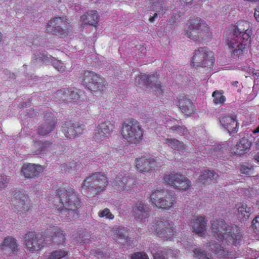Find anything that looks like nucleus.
<instances>
[{
  "mask_svg": "<svg viewBox=\"0 0 259 259\" xmlns=\"http://www.w3.org/2000/svg\"><path fill=\"white\" fill-rule=\"evenodd\" d=\"M25 248L27 252L38 253L44 249L47 243L54 245L63 244L65 235L62 229L53 225L41 232L29 231L24 236Z\"/></svg>",
  "mask_w": 259,
  "mask_h": 259,
  "instance_id": "nucleus-1",
  "label": "nucleus"
},
{
  "mask_svg": "<svg viewBox=\"0 0 259 259\" xmlns=\"http://www.w3.org/2000/svg\"><path fill=\"white\" fill-rule=\"evenodd\" d=\"M211 229L214 237L219 240H224L228 245H236L241 240L240 228L236 225L230 226L222 219L211 221Z\"/></svg>",
  "mask_w": 259,
  "mask_h": 259,
  "instance_id": "nucleus-2",
  "label": "nucleus"
},
{
  "mask_svg": "<svg viewBox=\"0 0 259 259\" xmlns=\"http://www.w3.org/2000/svg\"><path fill=\"white\" fill-rule=\"evenodd\" d=\"M57 195L58 197L53 200V209L59 212L63 210L75 211L80 207V198L74 190L62 189L58 191Z\"/></svg>",
  "mask_w": 259,
  "mask_h": 259,
  "instance_id": "nucleus-3",
  "label": "nucleus"
},
{
  "mask_svg": "<svg viewBox=\"0 0 259 259\" xmlns=\"http://www.w3.org/2000/svg\"><path fill=\"white\" fill-rule=\"evenodd\" d=\"M108 185L107 176L100 171L95 172L83 180L81 192L88 197H94L105 191Z\"/></svg>",
  "mask_w": 259,
  "mask_h": 259,
  "instance_id": "nucleus-4",
  "label": "nucleus"
},
{
  "mask_svg": "<svg viewBox=\"0 0 259 259\" xmlns=\"http://www.w3.org/2000/svg\"><path fill=\"white\" fill-rule=\"evenodd\" d=\"M144 128L134 118H130L122 123L120 134L123 139L132 145H139L144 139Z\"/></svg>",
  "mask_w": 259,
  "mask_h": 259,
  "instance_id": "nucleus-5",
  "label": "nucleus"
},
{
  "mask_svg": "<svg viewBox=\"0 0 259 259\" xmlns=\"http://www.w3.org/2000/svg\"><path fill=\"white\" fill-rule=\"evenodd\" d=\"M80 78L81 84L87 90L91 91L95 96L102 94L107 89L105 79L94 71H82Z\"/></svg>",
  "mask_w": 259,
  "mask_h": 259,
  "instance_id": "nucleus-6",
  "label": "nucleus"
},
{
  "mask_svg": "<svg viewBox=\"0 0 259 259\" xmlns=\"http://www.w3.org/2000/svg\"><path fill=\"white\" fill-rule=\"evenodd\" d=\"M186 35L191 39L201 42L210 36V29L206 22L199 18L191 20L188 23Z\"/></svg>",
  "mask_w": 259,
  "mask_h": 259,
  "instance_id": "nucleus-7",
  "label": "nucleus"
},
{
  "mask_svg": "<svg viewBox=\"0 0 259 259\" xmlns=\"http://www.w3.org/2000/svg\"><path fill=\"white\" fill-rule=\"evenodd\" d=\"M70 23V21L66 16L55 17L47 23L46 31L60 37H66L71 30Z\"/></svg>",
  "mask_w": 259,
  "mask_h": 259,
  "instance_id": "nucleus-8",
  "label": "nucleus"
},
{
  "mask_svg": "<svg viewBox=\"0 0 259 259\" xmlns=\"http://www.w3.org/2000/svg\"><path fill=\"white\" fill-rule=\"evenodd\" d=\"M215 58L212 51L206 47H200L193 53L191 64L196 69L210 68L214 65Z\"/></svg>",
  "mask_w": 259,
  "mask_h": 259,
  "instance_id": "nucleus-9",
  "label": "nucleus"
},
{
  "mask_svg": "<svg viewBox=\"0 0 259 259\" xmlns=\"http://www.w3.org/2000/svg\"><path fill=\"white\" fill-rule=\"evenodd\" d=\"M225 37L226 42L231 57L234 59H242L244 54L247 53L248 49L250 47L251 39L245 41L240 37H234V35H225Z\"/></svg>",
  "mask_w": 259,
  "mask_h": 259,
  "instance_id": "nucleus-10",
  "label": "nucleus"
},
{
  "mask_svg": "<svg viewBox=\"0 0 259 259\" xmlns=\"http://www.w3.org/2000/svg\"><path fill=\"white\" fill-rule=\"evenodd\" d=\"M152 203L156 207L169 209L174 206L175 197L168 192L160 187L152 191L150 195Z\"/></svg>",
  "mask_w": 259,
  "mask_h": 259,
  "instance_id": "nucleus-11",
  "label": "nucleus"
},
{
  "mask_svg": "<svg viewBox=\"0 0 259 259\" xmlns=\"http://www.w3.org/2000/svg\"><path fill=\"white\" fill-rule=\"evenodd\" d=\"M13 195L11 205L13 211L18 215L27 214L33 207L28 195L20 191L14 192Z\"/></svg>",
  "mask_w": 259,
  "mask_h": 259,
  "instance_id": "nucleus-12",
  "label": "nucleus"
},
{
  "mask_svg": "<svg viewBox=\"0 0 259 259\" xmlns=\"http://www.w3.org/2000/svg\"><path fill=\"white\" fill-rule=\"evenodd\" d=\"M164 184L169 185L178 191L185 192L191 186V182L179 172H173L165 175Z\"/></svg>",
  "mask_w": 259,
  "mask_h": 259,
  "instance_id": "nucleus-13",
  "label": "nucleus"
},
{
  "mask_svg": "<svg viewBox=\"0 0 259 259\" xmlns=\"http://www.w3.org/2000/svg\"><path fill=\"white\" fill-rule=\"evenodd\" d=\"M152 232L158 235V237L164 240L173 238L175 229L172 224L165 221L158 220L154 222L150 227Z\"/></svg>",
  "mask_w": 259,
  "mask_h": 259,
  "instance_id": "nucleus-14",
  "label": "nucleus"
},
{
  "mask_svg": "<svg viewBox=\"0 0 259 259\" xmlns=\"http://www.w3.org/2000/svg\"><path fill=\"white\" fill-rule=\"evenodd\" d=\"M252 35V29L249 23L246 20H240L238 21L232 31L226 32L225 36H230L232 37H240L241 39L247 41L248 39H251Z\"/></svg>",
  "mask_w": 259,
  "mask_h": 259,
  "instance_id": "nucleus-15",
  "label": "nucleus"
},
{
  "mask_svg": "<svg viewBox=\"0 0 259 259\" xmlns=\"http://www.w3.org/2000/svg\"><path fill=\"white\" fill-rule=\"evenodd\" d=\"M136 82L137 83V85H140L141 82L146 88L153 89L159 95L162 94V88L160 82L158 80V75L141 74L138 75L137 78L136 79Z\"/></svg>",
  "mask_w": 259,
  "mask_h": 259,
  "instance_id": "nucleus-16",
  "label": "nucleus"
},
{
  "mask_svg": "<svg viewBox=\"0 0 259 259\" xmlns=\"http://www.w3.org/2000/svg\"><path fill=\"white\" fill-rule=\"evenodd\" d=\"M44 169L45 167L40 164L26 162L23 164L20 172L26 179L33 180L39 177Z\"/></svg>",
  "mask_w": 259,
  "mask_h": 259,
  "instance_id": "nucleus-17",
  "label": "nucleus"
},
{
  "mask_svg": "<svg viewBox=\"0 0 259 259\" xmlns=\"http://www.w3.org/2000/svg\"><path fill=\"white\" fill-rule=\"evenodd\" d=\"M57 121V118L53 113L46 111L44 117V122L37 128L38 134L41 136H48L54 130Z\"/></svg>",
  "mask_w": 259,
  "mask_h": 259,
  "instance_id": "nucleus-18",
  "label": "nucleus"
},
{
  "mask_svg": "<svg viewBox=\"0 0 259 259\" xmlns=\"http://www.w3.org/2000/svg\"><path fill=\"white\" fill-rule=\"evenodd\" d=\"M78 91L74 88H64L58 90L54 94L55 101L62 100L66 102H76L80 100V94Z\"/></svg>",
  "mask_w": 259,
  "mask_h": 259,
  "instance_id": "nucleus-19",
  "label": "nucleus"
},
{
  "mask_svg": "<svg viewBox=\"0 0 259 259\" xmlns=\"http://www.w3.org/2000/svg\"><path fill=\"white\" fill-rule=\"evenodd\" d=\"M85 126L78 122L72 123L71 121H66L61 127L65 137L68 139H71L74 137H78L82 134Z\"/></svg>",
  "mask_w": 259,
  "mask_h": 259,
  "instance_id": "nucleus-20",
  "label": "nucleus"
},
{
  "mask_svg": "<svg viewBox=\"0 0 259 259\" xmlns=\"http://www.w3.org/2000/svg\"><path fill=\"white\" fill-rule=\"evenodd\" d=\"M135 164L137 170L141 173L149 172L160 166L156 160L145 156L136 158Z\"/></svg>",
  "mask_w": 259,
  "mask_h": 259,
  "instance_id": "nucleus-21",
  "label": "nucleus"
},
{
  "mask_svg": "<svg viewBox=\"0 0 259 259\" xmlns=\"http://www.w3.org/2000/svg\"><path fill=\"white\" fill-rule=\"evenodd\" d=\"M220 122L229 134H236L239 128V123L237 121L236 114H226L220 117Z\"/></svg>",
  "mask_w": 259,
  "mask_h": 259,
  "instance_id": "nucleus-22",
  "label": "nucleus"
},
{
  "mask_svg": "<svg viewBox=\"0 0 259 259\" xmlns=\"http://www.w3.org/2000/svg\"><path fill=\"white\" fill-rule=\"evenodd\" d=\"M114 124L110 121H103L98 124L95 130V138L97 140H103L111 136Z\"/></svg>",
  "mask_w": 259,
  "mask_h": 259,
  "instance_id": "nucleus-23",
  "label": "nucleus"
},
{
  "mask_svg": "<svg viewBox=\"0 0 259 259\" xmlns=\"http://www.w3.org/2000/svg\"><path fill=\"white\" fill-rule=\"evenodd\" d=\"M251 144V142L248 137H243L238 140L236 145L232 148V153L239 156L248 153L250 149Z\"/></svg>",
  "mask_w": 259,
  "mask_h": 259,
  "instance_id": "nucleus-24",
  "label": "nucleus"
},
{
  "mask_svg": "<svg viewBox=\"0 0 259 259\" xmlns=\"http://www.w3.org/2000/svg\"><path fill=\"white\" fill-rule=\"evenodd\" d=\"M149 208L142 202H137L132 207V214L137 221L142 222L149 215Z\"/></svg>",
  "mask_w": 259,
  "mask_h": 259,
  "instance_id": "nucleus-25",
  "label": "nucleus"
},
{
  "mask_svg": "<svg viewBox=\"0 0 259 259\" xmlns=\"http://www.w3.org/2000/svg\"><path fill=\"white\" fill-rule=\"evenodd\" d=\"M17 240L11 236H7L4 238L0 245L1 248L4 252L10 256L17 254L18 252Z\"/></svg>",
  "mask_w": 259,
  "mask_h": 259,
  "instance_id": "nucleus-26",
  "label": "nucleus"
},
{
  "mask_svg": "<svg viewBox=\"0 0 259 259\" xmlns=\"http://www.w3.org/2000/svg\"><path fill=\"white\" fill-rule=\"evenodd\" d=\"M100 17L96 10H89L80 16L81 25L87 24L96 27L99 25Z\"/></svg>",
  "mask_w": 259,
  "mask_h": 259,
  "instance_id": "nucleus-27",
  "label": "nucleus"
},
{
  "mask_svg": "<svg viewBox=\"0 0 259 259\" xmlns=\"http://www.w3.org/2000/svg\"><path fill=\"white\" fill-rule=\"evenodd\" d=\"M179 108L181 110L183 113L186 115H190L194 114L195 112V106L189 98H187L184 96H180L179 98Z\"/></svg>",
  "mask_w": 259,
  "mask_h": 259,
  "instance_id": "nucleus-28",
  "label": "nucleus"
},
{
  "mask_svg": "<svg viewBox=\"0 0 259 259\" xmlns=\"http://www.w3.org/2000/svg\"><path fill=\"white\" fill-rule=\"evenodd\" d=\"M207 221L205 217L199 215L193 219L191 222V226L193 232L202 234L206 230Z\"/></svg>",
  "mask_w": 259,
  "mask_h": 259,
  "instance_id": "nucleus-29",
  "label": "nucleus"
},
{
  "mask_svg": "<svg viewBox=\"0 0 259 259\" xmlns=\"http://www.w3.org/2000/svg\"><path fill=\"white\" fill-rule=\"evenodd\" d=\"M207 246L210 247V250L212 253L215 254L219 258H228V252L225 250L223 247L221 246V244L217 243L210 244L209 243V245H207Z\"/></svg>",
  "mask_w": 259,
  "mask_h": 259,
  "instance_id": "nucleus-30",
  "label": "nucleus"
},
{
  "mask_svg": "<svg viewBox=\"0 0 259 259\" xmlns=\"http://www.w3.org/2000/svg\"><path fill=\"white\" fill-rule=\"evenodd\" d=\"M54 145L52 141H47L45 142H36L34 143V147L37 149L34 153L36 154H41L46 153L50 148Z\"/></svg>",
  "mask_w": 259,
  "mask_h": 259,
  "instance_id": "nucleus-31",
  "label": "nucleus"
},
{
  "mask_svg": "<svg viewBox=\"0 0 259 259\" xmlns=\"http://www.w3.org/2000/svg\"><path fill=\"white\" fill-rule=\"evenodd\" d=\"M164 143L167 144L173 150L179 152H184L185 150L183 142L180 141L175 138H167Z\"/></svg>",
  "mask_w": 259,
  "mask_h": 259,
  "instance_id": "nucleus-32",
  "label": "nucleus"
},
{
  "mask_svg": "<svg viewBox=\"0 0 259 259\" xmlns=\"http://www.w3.org/2000/svg\"><path fill=\"white\" fill-rule=\"evenodd\" d=\"M115 184L116 186H120L122 188H126L129 187L130 184H133L135 180L133 177L126 176V174L124 175H120L114 179Z\"/></svg>",
  "mask_w": 259,
  "mask_h": 259,
  "instance_id": "nucleus-33",
  "label": "nucleus"
},
{
  "mask_svg": "<svg viewBox=\"0 0 259 259\" xmlns=\"http://www.w3.org/2000/svg\"><path fill=\"white\" fill-rule=\"evenodd\" d=\"M237 215L241 220L246 221L248 219L251 214V207L247 204H243L237 207Z\"/></svg>",
  "mask_w": 259,
  "mask_h": 259,
  "instance_id": "nucleus-34",
  "label": "nucleus"
},
{
  "mask_svg": "<svg viewBox=\"0 0 259 259\" xmlns=\"http://www.w3.org/2000/svg\"><path fill=\"white\" fill-rule=\"evenodd\" d=\"M113 237L115 239L127 240L128 236V229L125 227L113 228L112 230Z\"/></svg>",
  "mask_w": 259,
  "mask_h": 259,
  "instance_id": "nucleus-35",
  "label": "nucleus"
},
{
  "mask_svg": "<svg viewBox=\"0 0 259 259\" xmlns=\"http://www.w3.org/2000/svg\"><path fill=\"white\" fill-rule=\"evenodd\" d=\"M215 177V174L213 171L204 170L198 178L199 182L206 184L213 180Z\"/></svg>",
  "mask_w": 259,
  "mask_h": 259,
  "instance_id": "nucleus-36",
  "label": "nucleus"
},
{
  "mask_svg": "<svg viewBox=\"0 0 259 259\" xmlns=\"http://www.w3.org/2000/svg\"><path fill=\"white\" fill-rule=\"evenodd\" d=\"M213 98V103L215 104L223 105L226 101V97L223 95V90H215L212 94Z\"/></svg>",
  "mask_w": 259,
  "mask_h": 259,
  "instance_id": "nucleus-37",
  "label": "nucleus"
},
{
  "mask_svg": "<svg viewBox=\"0 0 259 259\" xmlns=\"http://www.w3.org/2000/svg\"><path fill=\"white\" fill-rule=\"evenodd\" d=\"M79 238L80 239L79 240L77 237L74 239L77 243L80 245L82 243H88L89 242V240L91 238V235L89 233L85 231L79 234Z\"/></svg>",
  "mask_w": 259,
  "mask_h": 259,
  "instance_id": "nucleus-38",
  "label": "nucleus"
},
{
  "mask_svg": "<svg viewBox=\"0 0 259 259\" xmlns=\"http://www.w3.org/2000/svg\"><path fill=\"white\" fill-rule=\"evenodd\" d=\"M68 254V251L61 249L54 250L51 253L50 259H62Z\"/></svg>",
  "mask_w": 259,
  "mask_h": 259,
  "instance_id": "nucleus-39",
  "label": "nucleus"
},
{
  "mask_svg": "<svg viewBox=\"0 0 259 259\" xmlns=\"http://www.w3.org/2000/svg\"><path fill=\"white\" fill-rule=\"evenodd\" d=\"M193 256L196 259H205L207 253L200 247H195L193 250Z\"/></svg>",
  "mask_w": 259,
  "mask_h": 259,
  "instance_id": "nucleus-40",
  "label": "nucleus"
},
{
  "mask_svg": "<svg viewBox=\"0 0 259 259\" xmlns=\"http://www.w3.org/2000/svg\"><path fill=\"white\" fill-rule=\"evenodd\" d=\"M170 130L176 134L185 135L187 133V128L185 126L175 125L170 127Z\"/></svg>",
  "mask_w": 259,
  "mask_h": 259,
  "instance_id": "nucleus-41",
  "label": "nucleus"
},
{
  "mask_svg": "<svg viewBox=\"0 0 259 259\" xmlns=\"http://www.w3.org/2000/svg\"><path fill=\"white\" fill-rule=\"evenodd\" d=\"M100 218H106L109 220H113L114 219V215L110 212L108 208H105L103 210L99 211L98 213Z\"/></svg>",
  "mask_w": 259,
  "mask_h": 259,
  "instance_id": "nucleus-42",
  "label": "nucleus"
},
{
  "mask_svg": "<svg viewBox=\"0 0 259 259\" xmlns=\"http://www.w3.org/2000/svg\"><path fill=\"white\" fill-rule=\"evenodd\" d=\"M10 178L3 174H0V191L4 189L10 183Z\"/></svg>",
  "mask_w": 259,
  "mask_h": 259,
  "instance_id": "nucleus-43",
  "label": "nucleus"
},
{
  "mask_svg": "<svg viewBox=\"0 0 259 259\" xmlns=\"http://www.w3.org/2000/svg\"><path fill=\"white\" fill-rule=\"evenodd\" d=\"M251 228L257 234H259V215L254 218L251 222Z\"/></svg>",
  "mask_w": 259,
  "mask_h": 259,
  "instance_id": "nucleus-44",
  "label": "nucleus"
},
{
  "mask_svg": "<svg viewBox=\"0 0 259 259\" xmlns=\"http://www.w3.org/2000/svg\"><path fill=\"white\" fill-rule=\"evenodd\" d=\"M153 259H168L166 253L164 251L158 250L153 254Z\"/></svg>",
  "mask_w": 259,
  "mask_h": 259,
  "instance_id": "nucleus-45",
  "label": "nucleus"
},
{
  "mask_svg": "<svg viewBox=\"0 0 259 259\" xmlns=\"http://www.w3.org/2000/svg\"><path fill=\"white\" fill-rule=\"evenodd\" d=\"M131 259H149L148 255L144 252H137L133 254Z\"/></svg>",
  "mask_w": 259,
  "mask_h": 259,
  "instance_id": "nucleus-46",
  "label": "nucleus"
},
{
  "mask_svg": "<svg viewBox=\"0 0 259 259\" xmlns=\"http://www.w3.org/2000/svg\"><path fill=\"white\" fill-rule=\"evenodd\" d=\"M53 66L58 71L63 72L65 70V67L62 62L60 61H56L53 63Z\"/></svg>",
  "mask_w": 259,
  "mask_h": 259,
  "instance_id": "nucleus-47",
  "label": "nucleus"
},
{
  "mask_svg": "<svg viewBox=\"0 0 259 259\" xmlns=\"http://www.w3.org/2000/svg\"><path fill=\"white\" fill-rule=\"evenodd\" d=\"M251 168L247 166L243 165L241 168V172L246 176H249L250 175Z\"/></svg>",
  "mask_w": 259,
  "mask_h": 259,
  "instance_id": "nucleus-48",
  "label": "nucleus"
},
{
  "mask_svg": "<svg viewBox=\"0 0 259 259\" xmlns=\"http://www.w3.org/2000/svg\"><path fill=\"white\" fill-rule=\"evenodd\" d=\"M254 17H255L256 21L259 22V6L257 7L254 12Z\"/></svg>",
  "mask_w": 259,
  "mask_h": 259,
  "instance_id": "nucleus-49",
  "label": "nucleus"
},
{
  "mask_svg": "<svg viewBox=\"0 0 259 259\" xmlns=\"http://www.w3.org/2000/svg\"><path fill=\"white\" fill-rule=\"evenodd\" d=\"M193 1L194 0H180V2L186 5H191Z\"/></svg>",
  "mask_w": 259,
  "mask_h": 259,
  "instance_id": "nucleus-50",
  "label": "nucleus"
},
{
  "mask_svg": "<svg viewBox=\"0 0 259 259\" xmlns=\"http://www.w3.org/2000/svg\"><path fill=\"white\" fill-rule=\"evenodd\" d=\"M157 17H158L157 13H154L153 16H151L149 18V21L150 22H153L154 21L155 19L157 18Z\"/></svg>",
  "mask_w": 259,
  "mask_h": 259,
  "instance_id": "nucleus-51",
  "label": "nucleus"
},
{
  "mask_svg": "<svg viewBox=\"0 0 259 259\" xmlns=\"http://www.w3.org/2000/svg\"><path fill=\"white\" fill-rule=\"evenodd\" d=\"M95 255L98 257H102L104 256V253L102 251H96L95 252Z\"/></svg>",
  "mask_w": 259,
  "mask_h": 259,
  "instance_id": "nucleus-52",
  "label": "nucleus"
},
{
  "mask_svg": "<svg viewBox=\"0 0 259 259\" xmlns=\"http://www.w3.org/2000/svg\"><path fill=\"white\" fill-rule=\"evenodd\" d=\"M38 37L37 36L35 39L33 38L34 39L33 41L28 42V43H27V44L30 46H31L35 44H37L36 41L38 40Z\"/></svg>",
  "mask_w": 259,
  "mask_h": 259,
  "instance_id": "nucleus-53",
  "label": "nucleus"
},
{
  "mask_svg": "<svg viewBox=\"0 0 259 259\" xmlns=\"http://www.w3.org/2000/svg\"><path fill=\"white\" fill-rule=\"evenodd\" d=\"M239 84V82L238 81H235L232 82V85L234 87H238V84Z\"/></svg>",
  "mask_w": 259,
  "mask_h": 259,
  "instance_id": "nucleus-54",
  "label": "nucleus"
},
{
  "mask_svg": "<svg viewBox=\"0 0 259 259\" xmlns=\"http://www.w3.org/2000/svg\"><path fill=\"white\" fill-rule=\"evenodd\" d=\"M255 159L257 161V162H259V153H257L256 155L255 156Z\"/></svg>",
  "mask_w": 259,
  "mask_h": 259,
  "instance_id": "nucleus-55",
  "label": "nucleus"
},
{
  "mask_svg": "<svg viewBox=\"0 0 259 259\" xmlns=\"http://www.w3.org/2000/svg\"><path fill=\"white\" fill-rule=\"evenodd\" d=\"M248 2H258L259 0H244Z\"/></svg>",
  "mask_w": 259,
  "mask_h": 259,
  "instance_id": "nucleus-56",
  "label": "nucleus"
},
{
  "mask_svg": "<svg viewBox=\"0 0 259 259\" xmlns=\"http://www.w3.org/2000/svg\"><path fill=\"white\" fill-rule=\"evenodd\" d=\"M256 206L259 209V199L257 200L256 203Z\"/></svg>",
  "mask_w": 259,
  "mask_h": 259,
  "instance_id": "nucleus-57",
  "label": "nucleus"
},
{
  "mask_svg": "<svg viewBox=\"0 0 259 259\" xmlns=\"http://www.w3.org/2000/svg\"><path fill=\"white\" fill-rule=\"evenodd\" d=\"M253 74L256 75V76H257L258 77H259V73H253Z\"/></svg>",
  "mask_w": 259,
  "mask_h": 259,
  "instance_id": "nucleus-58",
  "label": "nucleus"
},
{
  "mask_svg": "<svg viewBox=\"0 0 259 259\" xmlns=\"http://www.w3.org/2000/svg\"><path fill=\"white\" fill-rule=\"evenodd\" d=\"M205 259H213V258H211V257H209V256H207L206 257V258H205Z\"/></svg>",
  "mask_w": 259,
  "mask_h": 259,
  "instance_id": "nucleus-59",
  "label": "nucleus"
},
{
  "mask_svg": "<svg viewBox=\"0 0 259 259\" xmlns=\"http://www.w3.org/2000/svg\"><path fill=\"white\" fill-rule=\"evenodd\" d=\"M2 39V35H0V41H1Z\"/></svg>",
  "mask_w": 259,
  "mask_h": 259,
  "instance_id": "nucleus-60",
  "label": "nucleus"
},
{
  "mask_svg": "<svg viewBox=\"0 0 259 259\" xmlns=\"http://www.w3.org/2000/svg\"><path fill=\"white\" fill-rule=\"evenodd\" d=\"M158 2L161 3V0H157Z\"/></svg>",
  "mask_w": 259,
  "mask_h": 259,
  "instance_id": "nucleus-61",
  "label": "nucleus"
},
{
  "mask_svg": "<svg viewBox=\"0 0 259 259\" xmlns=\"http://www.w3.org/2000/svg\"><path fill=\"white\" fill-rule=\"evenodd\" d=\"M0 35H2L1 33H0Z\"/></svg>",
  "mask_w": 259,
  "mask_h": 259,
  "instance_id": "nucleus-62",
  "label": "nucleus"
},
{
  "mask_svg": "<svg viewBox=\"0 0 259 259\" xmlns=\"http://www.w3.org/2000/svg\"><path fill=\"white\" fill-rule=\"evenodd\" d=\"M116 259H118V258H116Z\"/></svg>",
  "mask_w": 259,
  "mask_h": 259,
  "instance_id": "nucleus-63",
  "label": "nucleus"
}]
</instances>
